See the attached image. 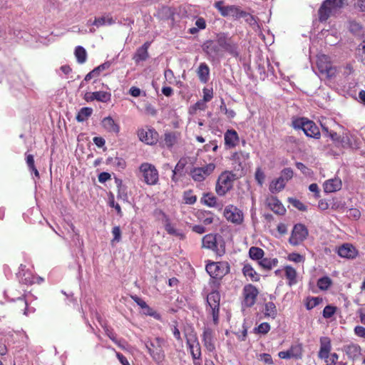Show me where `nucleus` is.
Instances as JSON below:
<instances>
[{"mask_svg":"<svg viewBox=\"0 0 365 365\" xmlns=\"http://www.w3.org/2000/svg\"><path fill=\"white\" fill-rule=\"evenodd\" d=\"M291 126L294 130H302L304 133L309 138L319 139L321 136L320 130L317 124L307 118L296 117L292 118Z\"/></svg>","mask_w":365,"mask_h":365,"instance_id":"1","label":"nucleus"},{"mask_svg":"<svg viewBox=\"0 0 365 365\" xmlns=\"http://www.w3.org/2000/svg\"><path fill=\"white\" fill-rule=\"evenodd\" d=\"M237 176L232 171H223L219 176L215 185V192L219 196H225L233 187Z\"/></svg>","mask_w":365,"mask_h":365,"instance_id":"2","label":"nucleus"},{"mask_svg":"<svg viewBox=\"0 0 365 365\" xmlns=\"http://www.w3.org/2000/svg\"><path fill=\"white\" fill-rule=\"evenodd\" d=\"M165 340L160 337H155L153 339H148L144 341L145 348L150 356L156 363L162 362L165 357L163 346Z\"/></svg>","mask_w":365,"mask_h":365,"instance_id":"3","label":"nucleus"},{"mask_svg":"<svg viewBox=\"0 0 365 365\" xmlns=\"http://www.w3.org/2000/svg\"><path fill=\"white\" fill-rule=\"evenodd\" d=\"M346 0H325L320 6L318 14L320 21H326L331 15L342 8Z\"/></svg>","mask_w":365,"mask_h":365,"instance_id":"4","label":"nucleus"},{"mask_svg":"<svg viewBox=\"0 0 365 365\" xmlns=\"http://www.w3.org/2000/svg\"><path fill=\"white\" fill-rule=\"evenodd\" d=\"M214 6L223 17L232 16L235 19H239L241 18H245L249 15L247 12L241 10L237 6H224L223 1H216Z\"/></svg>","mask_w":365,"mask_h":365,"instance_id":"5","label":"nucleus"},{"mask_svg":"<svg viewBox=\"0 0 365 365\" xmlns=\"http://www.w3.org/2000/svg\"><path fill=\"white\" fill-rule=\"evenodd\" d=\"M219 45L221 47V52H226L236 58L240 57L239 44L232 37L227 36L226 34H219Z\"/></svg>","mask_w":365,"mask_h":365,"instance_id":"6","label":"nucleus"},{"mask_svg":"<svg viewBox=\"0 0 365 365\" xmlns=\"http://www.w3.org/2000/svg\"><path fill=\"white\" fill-rule=\"evenodd\" d=\"M139 172L143 178V181L148 185H155L158 182V171L153 164L143 163L139 167Z\"/></svg>","mask_w":365,"mask_h":365,"instance_id":"7","label":"nucleus"},{"mask_svg":"<svg viewBox=\"0 0 365 365\" xmlns=\"http://www.w3.org/2000/svg\"><path fill=\"white\" fill-rule=\"evenodd\" d=\"M216 165L213 163H208L202 167H194L190 171V176L195 182H202L209 177L215 170Z\"/></svg>","mask_w":365,"mask_h":365,"instance_id":"8","label":"nucleus"},{"mask_svg":"<svg viewBox=\"0 0 365 365\" xmlns=\"http://www.w3.org/2000/svg\"><path fill=\"white\" fill-rule=\"evenodd\" d=\"M317 66L319 72L328 78L335 76L336 69L332 66L330 58L328 56L322 54L317 57Z\"/></svg>","mask_w":365,"mask_h":365,"instance_id":"9","label":"nucleus"},{"mask_svg":"<svg viewBox=\"0 0 365 365\" xmlns=\"http://www.w3.org/2000/svg\"><path fill=\"white\" fill-rule=\"evenodd\" d=\"M206 271L211 277L222 279L229 272L230 267L224 262H212L206 265Z\"/></svg>","mask_w":365,"mask_h":365,"instance_id":"10","label":"nucleus"},{"mask_svg":"<svg viewBox=\"0 0 365 365\" xmlns=\"http://www.w3.org/2000/svg\"><path fill=\"white\" fill-rule=\"evenodd\" d=\"M186 343L190 349L192 359H201V346L194 331L186 336Z\"/></svg>","mask_w":365,"mask_h":365,"instance_id":"11","label":"nucleus"},{"mask_svg":"<svg viewBox=\"0 0 365 365\" xmlns=\"http://www.w3.org/2000/svg\"><path fill=\"white\" fill-rule=\"evenodd\" d=\"M202 247L217 250L218 247H225V241L220 235L208 234L202 238Z\"/></svg>","mask_w":365,"mask_h":365,"instance_id":"12","label":"nucleus"},{"mask_svg":"<svg viewBox=\"0 0 365 365\" xmlns=\"http://www.w3.org/2000/svg\"><path fill=\"white\" fill-rule=\"evenodd\" d=\"M223 215L228 222L240 225L243 221V213L237 207L229 205L225 207Z\"/></svg>","mask_w":365,"mask_h":365,"instance_id":"13","label":"nucleus"},{"mask_svg":"<svg viewBox=\"0 0 365 365\" xmlns=\"http://www.w3.org/2000/svg\"><path fill=\"white\" fill-rule=\"evenodd\" d=\"M140 141L148 145H155L158 140V133L154 128H141L138 130Z\"/></svg>","mask_w":365,"mask_h":365,"instance_id":"14","label":"nucleus"},{"mask_svg":"<svg viewBox=\"0 0 365 365\" xmlns=\"http://www.w3.org/2000/svg\"><path fill=\"white\" fill-rule=\"evenodd\" d=\"M202 51L210 57L216 58L221 53V47L219 45V34L217 35L216 41L207 40L202 46Z\"/></svg>","mask_w":365,"mask_h":365,"instance_id":"15","label":"nucleus"},{"mask_svg":"<svg viewBox=\"0 0 365 365\" xmlns=\"http://www.w3.org/2000/svg\"><path fill=\"white\" fill-rule=\"evenodd\" d=\"M257 289L252 284L245 285L243 288V304L247 307H251L256 302L258 295Z\"/></svg>","mask_w":365,"mask_h":365,"instance_id":"16","label":"nucleus"},{"mask_svg":"<svg viewBox=\"0 0 365 365\" xmlns=\"http://www.w3.org/2000/svg\"><path fill=\"white\" fill-rule=\"evenodd\" d=\"M202 341L209 352L215 351L214 331L210 327H204L202 334Z\"/></svg>","mask_w":365,"mask_h":365,"instance_id":"17","label":"nucleus"},{"mask_svg":"<svg viewBox=\"0 0 365 365\" xmlns=\"http://www.w3.org/2000/svg\"><path fill=\"white\" fill-rule=\"evenodd\" d=\"M266 205L274 213L277 215H284L286 212V209L280 202V200L275 196L270 195L266 198Z\"/></svg>","mask_w":365,"mask_h":365,"instance_id":"18","label":"nucleus"},{"mask_svg":"<svg viewBox=\"0 0 365 365\" xmlns=\"http://www.w3.org/2000/svg\"><path fill=\"white\" fill-rule=\"evenodd\" d=\"M200 202L209 207H214L217 210H222L223 204L217 200V198L211 192L203 193Z\"/></svg>","mask_w":365,"mask_h":365,"instance_id":"19","label":"nucleus"},{"mask_svg":"<svg viewBox=\"0 0 365 365\" xmlns=\"http://www.w3.org/2000/svg\"><path fill=\"white\" fill-rule=\"evenodd\" d=\"M342 351L345 352L348 358L351 360L358 359L361 354V346L359 344L352 342L344 345L342 347Z\"/></svg>","mask_w":365,"mask_h":365,"instance_id":"20","label":"nucleus"},{"mask_svg":"<svg viewBox=\"0 0 365 365\" xmlns=\"http://www.w3.org/2000/svg\"><path fill=\"white\" fill-rule=\"evenodd\" d=\"M224 140L225 145L228 149L235 148L240 141L238 133L233 129H229L225 133Z\"/></svg>","mask_w":365,"mask_h":365,"instance_id":"21","label":"nucleus"},{"mask_svg":"<svg viewBox=\"0 0 365 365\" xmlns=\"http://www.w3.org/2000/svg\"><path fill=\"white\" fill-rule=\"evenodd\" d=\"M150 43L146 41L140 47H139L133 56V59L136 64L141 61H145L149 58L148 48Z\"/></svg>","mask_w":365,"mask_h":365,"instance_id":"22","label":"nucleus"},{"mask_svg":"<svg viewBox=\"0 0 365 365\" xmlns=\"http://www.w3.org/2000/svg\"><path fill=\"white\" fill-rule=\"evenodd\" d=\"M331 349V344L330 339L327 336H322L320 338V349L318 353L319 358L327 359Z\"/></svg>","mask_w":365,"mask_h":365,"instance_id":"23","label":"nucleus"},{"mask_svg":"<svg viewBox=\"0 0 365 365\" xmlns=\"http://www.w3.org/2000/svg\"><path fill=\"white\" fill-rule=\"evenodd\" d=\"M337 253L340 257L348 259H354L357 255L355 247L349 243H345L339 247Z\"/></svg>","mask_w":365,"mask_h":365,"instance_id":"24","label":"nucleus"},{"mask_svg":"<svg viewBox=\"0 0 365 365\" xmlns=\"http://www.w3.org/2000/svg\"><path fill=\"white\" fill-rule=\"evenodd\" d=\"M180 133L178 131H167L164 134L163 142L168 148H172L180 139Z\"/></svg>","mask_w":365,"mask_h":365,"instance_id":"25","label":"nucleus"},{"mask_svg":"<svg viewBox=\"0 0 365 365\" xmlns=\"http://www.w3.org/2000/svg\"><path fill=\"white\" fill-rule=\"evenodd\" d=\"M101 125L108 133L118 135L120 132V125L110 116L105 117L101 121Z\"/></svg>","mask_w":365,"mask_h":365,"instance_id":"26","label":"nucleus"},{"mask_svg":"<svg viewBox=\"0 0 365 365\" xmlns=\"http://www.w3.org/2000/svg\"><path fill=\"white\" fill-rule=\"evenodd\" d=\"M347 29L354 36L361 37L364 35V28L363 25L354 19L348 21Z\"/></svg>","mask_w":365,"mask_h":365,"instance_id":"27","label":"nucleus"},{"mask_svg":"<svg viewBox=\"0 0 365 365\" xmlns=\"http://www.w3.org/2000/svg\"><path fill=\"white\" fill-rule=\"evenodd\" d=\"M341 180L339 178L327 180L324 182L323 187L325 192H334L341 188Z\"/></svg>","mask_w":365,"mask_h":365,"instance_id":"28","label":"nucleus"},{"mask_svg":"<svg viewBox=\"0 0 365 365\" xmlns=\"http://www.w3.org/2000/svg\"><path fill=\"white\" fill-rule=\"evenodd\" d=\"M308 235V230H292L289 237V242L293 245H297L302 242Z\"/></svg>","mask_w":365,"mask_h":365,"instance_id":"29","label":"nucleus"},{"mask_svg":"<svg viewBox=\"0 0 365 365\" xmlns=\"http://www.w3.org/2000/svg\"><path fill=\"white\" fill-rule=\"evenodd\" d=\"M278 356L281 359H300L302 356L301 349L299 346H292L287 351H280Z\"/></svg>","mask_w":365,"mask_h":365,"instance_id":"30","label":"nucleus"},{"mask_svg":"<svg viewBox=\"0 0 365 365\" xmlns=\"http://www.w3.org/2000/svg\"><path fill=\"white\" fill-rule=\"evenodd\" d=\"M220 294L219 292L215 290L211 292L207 296V302L211 309L220 308Z\"/></svg>","mask_w":365,"mask_h":365,"instance_id":"31","label":"nucleus"},{"mask_svg":"<svg viewBox=\"0 0 365 365\" xmlns=\"http://www.w3.org/2000/svg\"><path fill=\"white\" fill-rule=\"evenodd\" d=\"M197 74L200 81L203 83H206L209 80V66L205 63H201L197 68Z\"/></svg>","mask_w":365,"mask_h":365,"instance_id":"32","label":"nucleus"},{"mask_svg":"<svg viewBox=\"0 0 365 365\" xmlns=\"http://www.w3.org/2000/svg\"><path fill=\"white\" fill-rule=\"evenodd\" d=\"M285 185L284 179L279 177L270 182L269 190L272 193L279 192L284 188Z\"/></svg>","mask_w":365,"mask_h":365,"instance_id":"33","label":"nucleus"},{"mask_svg":"<svg viewBox=\"0 0 365 365\" xmlns=\"http://www.w3.org/2000/svg\"><path fill=\"white\" fill-rule=\"evenodd\" d=\"M258 264L264 270L269 271L277 265L278 259L277 258L263 257L258 262Z\"/></svg>","mask_w":365,"mask_h":365,"instance_id":"34","label":"nucleus"},{"mask_svg":"<svg viewBox=\"0 0 365 365\" xmlns=\"http://www.w3.org/2000/svg\"><path fill=\"white\" fill-rule=\"evenodd\" d=\"M93 114V109L89 107H83L78 112L76 119L78 122L82 123L88 119Z\"/></svg>","mask_w":365,"mask_h":365,"instance_id":"35","label":"nucleus"},{"mask_svg":"<svg viewBox=\"0 0 365 365\" xmlns=\"http://www.w3.org/2000/svg\"><path fill=\"white\" fill-rule=\"evenodd\" d=\"M264 316L275 319L277 315V307L273 302H267L264 304Z\"/></svg>","mask_w":365,"mask_h":365,"instance_id":"36","label":"nucleus"},{"mask_svg":"<svg viewBox=\"0 0 365 365\" xmlns=\"http://www.w3.org/2000/svg\"><path fill=\"white\" fill-rule=\"evenodd\" d=\"M285 276L289 280L288 284L289 286L295 284L297 283V272L295 269L291 266H286L284 268Z\"/></svg>","mask_w":365,"mask_h":365,"instance_id":"37","label":"nucleus"},{"mask_svg":"<svg viewBox=\"0 0 365 365\" xmlns=\"http://www.w3.org/2000/svg\"><path fill=\"white\" fill-rule=\"evenodd\" d=\"M242 272L245 277H250L251 280L253 282H257L259 279L258 274L250 264H245L243 267Z\"/></svg>","mask_w":365,"mask_h":365,"instance_id":"38","label":"nucleus"},{"mask_svg":"<svg viewBox=\"0 0 365 365\" xmlns=\"http://www.w3.org/2000/svg\"><path fill=\"white\" fill-rule=\"evenodd\" d=\"M264 250L259 247H251L249 250L250 257L253 260L260 261L264 257Z\"/></svg>","mask_w":365,"mask_h":365,"instance_id":"39","label":"nucleus"},{"mask_svg":"<svg viewBox=\"0 0 365 365\" xmlns=\"http://www.w3.org/2000/svg\"><path fill=\"white\" fill-rule=\"evenodd\" d=\"M197 217L205 225H208L213 222L212 214L210 212L199 211L197 212Z\"/></svg>","mask_w":365,"mask_h":365,"instance_id":"40","label":"nucleus"},{"mask_svg":"<svg viewBox=\"0 0 365 365\" xmlns=\"http://www.w3.org/2000/svg\"><path fill=\"white\" fill-rule=\"evenodd\" d=\"M74 54L77 59V61L79 63H83L86 61L87 53L86 49L83 46H76L75 48Z\"/></svg>","mask_w":365,"mask_h":365,"instance_id":"41","label":"nucleus"},{"mask_svg":"<svg viewBox=\"0 0 365 365\" xmlns=\"http://www.w3.org/2000/svg\"><path fill=\"white\" fill-rule=\"evenodd\" d=\"M195 26L197 27H192L189 29V34H197L200 29H205L206 28V21L204 18L198 17L195 21Z\"/></svg>","mask_w":365,"mask_h":365,"instance_id":"42","label":"nucleus"},{"mask_svg":"<svg viewBox=\"0 0 365 365\" xmlns=\"http://www.w3.org/2000/svg\"><path fill=\"white\" fill-rule=\"evenodd\" d=\"M95 98L96 101L102 102V103H108L111 99V94L107 91H95Z\"/></svg>","mask_w":365,"mask_h":365,"instance_id":"43","label":"nucleus"},{"mask_svg":"<svg viewBox=\"0 0 365 365\" xmlns=\"http://www.w3.org/2000/svg\"><path fill=\"white\" fill-rule=\"evenodd\" d=\"M26 162L29 168V170L33 172L36 178H39L40 175H39V172L38 171V170L36 169V168L35 166L34 155L31 154L26 155Z\"/></svg>","mask_w":365,"mask_h":365,"instance_id":"44","label":"nucleus"},{"mask_svg":"<svg viewBox=\"0 0 365 365\" xmlns=\"http://www.w3.org/2000/svg\"><path fill=\"white\" fill-rule=\"evenodd\" d=\"M331 284V279L327 276L319 278L317 281V286L321 290H327Z\"/></svg>","mask_w":365,"mask_h":365,"instance_id":"45","label":"nucleus"},{"mask_svg":"<svg viewBox=\"0 0 365 365\" xmlns=\"http://www.w3.org/2000/svg\"><path fill=\"white\" fill-rule=\"evenodd\" d=\"M183 200L186 204L193 205L197 201V197L192 190H186L183 193Z\"/></svg>","mask_w":365,"mask_h":365,"instance_id":"46","label":"nucleus"},{"mask_svg":"<svg viewBox=\"0 0 365 365\" xmlns=\"http://www.w3.org/2000/svg\"><path fill=\"white\" fill-rule=\"evenodd\" d=\"M336 310V307L327 305L324 308L322 315L325 319H329L335 314Z\"/></svg>","mask_w":365,"mask_h":365,"instance_id":"47","label":"nucleus"},{"mask_svg":"<svg viewBox=\"0 0 365 365\" xmlns=\"http://www.w3.org/2000/svg\"><path fill=\"white\" fill-rule=\"evenodd\" d=\"M339 142H341L343 147L346 148H352L353 143L351 141V135L349 133H345L340 138Z\"/></svg>","mask_w":365,"mask_h":365,"instance_id":"48","label":"nucleus"},{"mask_svg":"<svg viewBox=\"0 0 365 365\" xmlns=\"http://www.w3.org/2000/svg\"><path fill=\"white\" fill-rule=\"evenodd\" d=\"M294 172L292 168H284L281 172L280 178H283L284 179V182L287 183V181L291 180L293 178Z\"/></svg>","mask_w":365,"mask_h":365,"instance_id":"49","label":"nucleus"},{"mask_svg":"<svg viewBox=\"0 0 365 365\" xmlns=\"http://www.w3.org/2000/svg\"><path fill=\"white\" fill-rule=\"evenodd\" d=\"M106 22L108 24H112L113 23V20L112 18H108L107 19L105 17L96 18L93 22V25L99 27L105 25Z\"/></svg>","mask_w":365,"mask_h":365,"instance_id":"50","label":"nucleus"},{"mask_svg":"<svg viewBox=\"0 0 365 365\" xmlns=\"http://www.w3.org/2000/svg\"><path fill=\"white\" fill-rule=\"evenodd\" d=\"M289 202L292 205V206H294L299 210H301V211L307 210V206L302 202H301L299 200H297L295 198H289Z\"/></svg>","mask_w":365,"mask_h":365,"instance_id":"51","label":"nucleus"},{"mask_svg":"<svg viewBox=\"0 0 365 365\" xmlns=\"http://www.w3.org/2000/svg\"><path fill=\"white\" fill-rule=\"evenodd\" d=\"M255 178L259 185H262L264 181L265 175L260 168H257L255 171Z\"/></svg>","mask_w":365,"mask_h":365,"instance_id":"52","label":"nucleus"},{"mask_svg":"<svg viewBox=\"0 0 365 365\" xmlns=\"http://www.w3.org/2000/svg\"><path fill=\"white\" fill-rule=\"evenodd\" d=\"M255 330L259 334H265L270 330V325L267 322H263L256 327Z\"/></svg>","mask_w":365,"mask_h":365,"instance_id":"53","label":"nucleus"},{"mask_svg":"<svg viewBox=\"0 0 365 365\" xmlns=\"http://www.w3.org/2000/svg\"><path fill=\"white\" fill-rule=\"evenodd\" d=\"M206 103L203 100H200L191 106V109L194 113L198 110H205L207 108Z\"/></svg>","mask_w":365,"mask_h":365,"instance_id":"54","label":"nucleus"},{"mask_svg":"<svg viewBox=\"0 0 365 365\" xmlns=\"http://www.w3.org/2000/svg\"><path fill=\"white\" fill-rule=\"evenodd\" d=\"M323 131L326 132V133L329 135V137L333 140L336 142H339L341 137L337 134L336 132L333 130H329L328 128L322 125Z\"/></svg>","mask_w":365,"mask_h":365,"instance_id":"55","label":"nucleus"},{"mask_svg":"<svg viewBox=\"0 0 365 365\" xmlns=\"http://www.w3.org/2000/svg\"><path fill=\"white\" fill-rule=\"evenodd\" d=\"M202 93H203V98L202 100H203L204 101L207 103L212 99V98H213L212 88H204L202 89Z\"/></svg>","mask_w":365,"mask_h":365,"instance_id":"56","label":"nucleus"},{"mask_svg":"<svg viewBox=\"0 0 365 365\" xmlns=\"http://www.w3.org/2000/svg\"><path fill=\"white\" fill-rule=\"evenodd\" d=\"M110 64L111 63L109 61H106V62L101 64L100 66H97L96 68H95L93 70V71L95 72V74L96 75V76H98L101 71L108 69L110 66Z\"/></svg>","mask_w":365,"mask_h":365,"instance_id":"57","label":"nucleus"},{"mask_svg":"<svg viewBox=\"0 0 365 365\" xmlns=\"http://www.w3.org/2000/svg\"><path fill=\"white\" fill-rule=\"evenodd\" d=\"M347 216L352 220H358L361 216V212L356 208H351L347 211Z\"/></svg>","mask_w":365,"mask_h":365,"instance_id":"58","label":"nucleus"},{"mask_svg":"<svg viewBox=\"0 0 365 365\" xmlns=\"http://www.w3.org/2000/svg\"><path fill=\"white\" fill-rule=\"evenodd\" d=\"M339 359V356L336 353L329 354V357L327 359H324L327 363L326 365H336L337 361Z\"/></svg>","mask_w":365,"mask_h":365,"instance_id":"59","label":"nucleus"},{"mask_svg":"<svg viewBox=\"0 0 365 365\" xmlns=\"http://www.w3.org/2000/svg\"><path fill=\"white\" fill-rule=\"evenodd\" d=\"M288 259L294 262H301L304 260V257L298 253H292L289 255Z\"/></svg>","mask_w":365,"mask_h":365,"instance_id":"60","label":"nucleus"},{"mask_svg":"<svg viewBox=\"0 0 365 365\" xmlns=\"http://www.w3.org/2000/svg\"><path fill=\"white\" fill-rule=\"evenodd\" d=\"M259 359L260 361H263L264 363L267 364H273V361H272V358L270 354H260L259 356Z\"/></svg>","mask_w":365,"mask_h":365,"instance_id":"61","label":"nucleus"},{"mask_svg":"<svg viewBox=\"0 0 365 365\" xmlns=\"http://www.w3.org/2000/svg\"><path fill=\"white\" fill-rule=\"evenodd\" d=\"M354 333L358 336L365 339V327L361 326H356L354 328Z\"/></svg>","mask_w":365,"mask_h":365,"instance_id":"62","label":"nucleus"},{"mask_svg":"<svg viewBox=\"0 0 365 365\" xmlns=\"http://www.w3.org/2000/svg\"><path fill=\"white\" fill-rule=\"evenodd\" d=\"M297 169H299L303 174L307 175L309 173V169L302 163L297 162L295 164Z\"/></svg>","mask_w":365,"mask_h":365,"instance_id":"63","label":"nucleus"},{"mask_svg":"<svg viewBox=\"0 0 365 365\" xmlns=\"http://www.w3.org/2000/svg\"><path fill=\"white\" fill-rule=\"evenodd\" d=\"M131 298L142 309H143L144 307H147L146 302L143 301L141 298L138 297V296H132Z\"/></svg>","mask_w":365,"mask_h":365,"instance_id":"64","label":"nucleus"}]
</instances>
